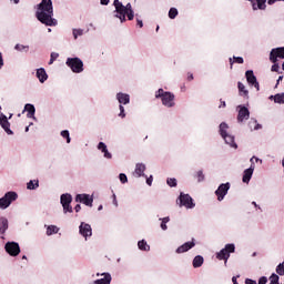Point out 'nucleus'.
I'll return each mask as SVG.
<instances>
[{
  "label": "nucleus",
  "instance_id": "680f3d73",
  "mask_svg": "<svg viewBox=\"0 0 284 284\" xmlns=\"http://www.w3.org/2000/svg\"><path fill=\"white\" fill-rule=\"evenodd\" d=\"M220 108H225L226 106V104H225V101H223V100H220Z\"/></svg>",
  "mask_w": 284,
  "mask_h": 284
},
{
  "label": "nucleus",
  "instance_id": "4c0bfd02",
  "mask_svg": "<svg viewBox=\"0 0 284 284\" xmlns=\"http://www.w3.org/2000/svg\"><path fill=\"white\" fill-rule=\"evenodd\" d=\"M276 274H278V276H284V262L276 266Z\"/></svg>",
  "mask_w": 284,
  "mask_h": 284
},
{
  "label": "nucleus",
  "instance_id": "7ed1b4c3",
  "mask_svg": "<svg viewBox=\"0 0 284 284\" xmlns=\"http://www.w3.org/2000/svg\"><path fill=\"white\" fill-rule=\"evenodd\" d=\"M155 99H161L162 105H164L165 108H174V105H176V103L174 102V93L165 91L163 89H159L155 92Z\"/></svg>",
  "mask_w": 284,
  "mask_h": 284
},
{
  "label": "nucleus",
  "instance_id": "a878e982",
  "mask_svg": "<svg viewBox=\"0 0 284 284\" xmlns=\"http://www.w3.org/2000/svg\"><path fill=\"white\" fill-rule=\"evenodd\" d=\"M8 231V219L0 217V234H6Z\"/></svg>",
  "mask_w": 284,
  "mask_h": 284
},
{
  "label": "nucleus",
  "instance_id": "37998d69",
  "mask_svg": "<svg viewBox=\"0 0 284 284\" xmlns=\"http://www.w3.org/2000/svg\"><path fill=\"white\" fill-rule=\"evenodd\" d=\"M119 179H120L121 183H128V175H125V173H121L119 175Z\"/></svg>",
  "mask_w": 284,
  "mask_h": 284
},
{
  "label": "nucleus",
  "instance_id": "603ef678",
  "mask_svg": "<svg viewBox=\"0 0 284 284\" xmlns=\"http://www.w3.org/2000/svg\"><path fill=\"white\" fill-rule=\"evenodd\" d=\"M187 81H194V74L191 72L187 73Z\"/></svg>",
  "mask_w": 284,
  "mask_h": 284
},
{
  "label": "nucleus",
  "instance_id": "c03bdc74",
  "mask_svg": "<svg viewBox=\"0 0 284 284\" xmlns=\"http://www.w3.org/2000/svg\"><path fill=\"white\" fill-rule=\"evenodd\" d=\"M119 116H121V119H125V108H123L121 104H120Z\"/></svg>",
  "mask_w": 284,
  "mask_h": 284
},
{
  "label": "nucleus",
  "instance_id": "09e8293b",
  "mask_svg": "<svg viewBox=\"0 0 284 284\" xmlns=\"http://www.w3.org/2000/svg\"><path fill=\"white\" fill-rule=\"evenodd\" d=\"M14 49L21 52V50H26V47L23 44H16Z\"/></svg>",
  "mask_w": 284,
  "mask_h": 284
},
{
  "label": "nucleus",
  "instance_id": "5fc2aeb1",
  "mask_svg": "<svg viewBox=\"0 0 284 284\" xmlns=\"http://www.w3.org/2000/svg\"><path fill=\"white\" fill-rule=\"evenodd\" d=\"M161 230H168V223L161 222Z\"/></svg>",
  "mask_w": 284,
  "mask_h": 284
},
{
  "label": "nucleus",
  "instance_id": "0eeeda50",
  "mask_svg": "<svg viewBox=\"0 0 284 284\" xmlns=\"http://www.w3.org/2000/svg\"><path fill=\"white\" fill-rule=\"evenodd\" d=\"M60 203L63 207L64 214H67V212L72 213V205H70L72 203V195L70 193L62 194Z\"/></svg>",
  "mask_w": 284,
  "mask_h": 284
},
{
  "label": "nucleus",
  "instance_id": "dca6fc26",
  "mask_svg": "<svg viewBox=\"0 0 284 284\" xmlns=\"http://www.w3.org/2000/svg\"><path fill=\"white\" fill-rule=\"evenodd\" d=\"M196 243H194V241L185 242L176 248V254H184V252H190V250H192V247H194Z\"/></svg>",
  "mask_w": 284,
  "mask_h": 284
},
{
  "label": "nucleus",
  "instance_id": "f03ea898",
  "mask_svg": "<svg viewBox=\"0 0 284 284\" xmlns=\"http://www.w3.org/2000/svg\"><path fill=\"white\" fill-rule=\"evenodd\" d=\"M113 6H114L115 12H116L115 17L118 19H120L121 23H125V21H126L125 17H128L129 21L134 20V10H132L131 3L123 6V2H121L119 0H114Z\"/></svg>",
  "mask_w": 284,
  "mask_h": 284
},
{
  "label": "nucleus",
  "instance_id": "f3484780",
  "mask_svg": "<svg viewBox=\"0 0 284 284\" xmlns=\"http://www.w3.org/2000/svg\"><path fill=\"white\" fill-rule=\"evenodd\" d=\"M254 164H251V166L244 171L242 178L243 183H250L252 180V174H254Z\"/></svg>",
  "mask_w": 284,
  "mask_h": 284
},
{
  "label": "nucleus",
  "instance_id": "4d7b16f0",
  "mask_svg": "<svg viewBox=\"0 0 284 284\" xmlns=\"http://www.w3.org/2000/svg\"><path fill=\"white\" fill-rule=\"evenodd\" d=\"M160 221H162L163 223H170V216L160 219Z\"/></svg>",
  "mask_w": 284,
  "mask_h": 284
},
{
  "label": "nucleus",
  "instance_id": "58836bf2",
  "mask_svg": "<svg viewBox=\"0 0 284 284\" xmlns=\"http://www.w3.org/2000/svg\"><path fill=\"white\" fill-rule=\"evenodd\" d=\"M166 183H168L169 187H176V185H178L176 179H174V178H169L166 180Z\"/></svg>",
  "mask_w": 284,
  "mask_h": 284
},
{
  "label": "nucleus",
  "instance_id": "f257e3e1",
  "mask_svg": "<svg viewBox=\"0 0 284 284\" xmlns=\"http://www.w3.org/2000/svg\"><path fill=\"white\" fill-rule=\"evenodd\" d=\"M36 18L43 26L54 27L58 21L54 19V7L52 0H41L37 6Z\"/></svg>",
  "mask_w": 284,
  "mask_h": 284
},
{
  "label": "nucleus",
  "instance_id": "0e129e2a",
  "mask_svg": "<svg viewBox=\"0 0 284 284\" xmlns=\"http://www.w3.org/2000/svg\"><path fill=\"white\" fill-rule=\"evenodd\" d=\"M113 203L114 205H119V203L116 202V195H113Z\"/></svg>",
  "mask_w": 284,
  "mask_h": 284
},
{
  "label": "nucleus",
  "instance_id": "6e6552de",
  "mask_svg": "<svg viewBox=\"0 0 284 284\" xmlns=\"http://www.w3.org/2000/svg\"><path fill=\"white\" fill-rule=\"evenodd\" d=\"M4 250L10 256H19V254H21V247L17 242H8L4 245Z\"/></svg>",
  "mask_w": 284,
  "mask_h": 284
},
{
  "label": "nucleus",
  "instance_id": "72a5a7b5",
  "mask_svg": "<svg viewBox=\"0 0 284 284\" xmlns=\"http://www.w3.org/2000/svg\"><path fill=\"white\" fill-rule=\"evenodd\" d=\"M233 59H234V61H232V58H230L231 70H232L234 63H240V64L244 63V60L242 57H233Z\"/></svg>",
  "mask_w": 284,
  "mask_h": 284
},
{
  "label": "nucleus",
  "instance_id": "a211bd4d",
  "mask_svg": "<svg viewBox=\"0 0 284 284\" xmlns=\"http://www.w3.org/2000/svg\"><path fill=\"white\" fill-rule=\"evenodd\" d=\"M265 3H267V0H253V2H251L254 11L265 10V8H267V4Z\"/></svg>",
  "mask_w": 284,
  "mask_h": 284
},
{
  "label": "nucleus",
  "instance_id": "13d9d810",
  "mask_svg": "<svg viewBox=\"0 0 284 284\" xmlns=\"http://www.w3.org/2000/svg\"><path fill=\"white\" fill-rule=\"evenodd\" d=\"M3 68V55L0 52V70Z\"/></svg>",
  "mask_w": 284,
  "mask_h": 284
},
{
  "label": "nucleus",
  "instance_id": "20e7f679",
  "mask_svg": "<svg viewBox=\"0 0 284 284\" xmlns=\"http://www.w3.org/2000/svg\"><path fill=\"white\" fill-rule=\"evenodd\" d=\"M17 199H19L17 192H7L4 196L0 199V210H7V207H10L13 201H17Z\"/></svg>",
  "mask_w": 284,
  "mask_h": 284
},
{
  "label": "nucleus",
  "instance_id": "4468645a",
  "mask_svg": "<svg viewBox=\"0 0 284 284\" xmlns=\"http://www.w3.org/2000/svg\"><path fill=\"white\" fill-rule=\"evenodd\" d=\"M0 125L4 130V132H7L9 135L14 134V132L10 130V122L8 121V116L3 114L0 115Z\"/></svg>",
  "mask_w": 284,
  "mask_h": 284
},
{
  "label": "nucleus",
  "instance_id": "ea45409f",
  "mask_svg": "<svg viewBox=\"0 0 284 284\" xmlns=\"http://www.w3.org/2000/svg\"><path fill=\"white\" fill-rule=\"evenodd\" d=\"M278 281H280L278 275H276V274L273 273V274L270 276V284H278Z\"/></svg>",
  "mask_w": 284,
  "mask_h": 284
},
{
  "label": "nucleus",
  "instance_id": "49530a36",
  "mask_svg": "<svg viewBox=\"0 0 284 284\" xmlns=\"http://www.w3.org/2000/svg\"><path fill=\"white\" fill-rule=\"evenodd\" d=\"M280 68H281V67H278V63L275 62V63L272 65V69H271V70H272V72H278Z\"/></svg>",
  "mask_w": 284,
  "mask_h": 284
},
{
  "label": "nucleus",
  "instance_id": "6ab92c4d",
  "mask_svg": "<svg viewBox=\"0 0 284 284\" xmlns=\"http://www.w3.org/2000/svg\"><path fill=\"white\" fill-rule=\"evenodd\" d=\"M80 234L88 239V236H92V226L90 224H81L80 225Z\"/></svg>",
  "mask_w": 284,
  "mask_h": 284
},
{
  "label": "nucleus",
  "instance_id": "de8ad7c7",
  "mask_svg": "<svg viewBox=\"0 0 284 284\" xmlns=\"http://www.w3.org/2000/svg\"><path fill=\"white\" fill-rule=\"evenodd\" d=\"M258 284H267V277H266V276H262V277L258 280Z\"/></svg>",
  "mask_w": 284,
  "mask_h": 284
},
{
  "label": "nucleus",
  "instance_id": "7c9ffc66",
  "mask_svg": "<svg viewBox=\"0 0 284 284\" xmlns=\"http://www.w3.org/2000/svg\"><path fill=\"white\" fill-rule=\"evenodd\" d=\"M230 126L227 125V123H225V122H222L221 124H220V134H221V136L223 138V136H225V135H227V129H229Z\"/></svg>",
  "mask_w": 284,
  "mask_h": 284
},
{
  "label": "nucleus",
  "instance_id": "2eb2a0df",
  "mask_svg": "<svg viewBox=\"0 0 284 284\" xmlns=\"http://www.w3.org/2000/svg\"><path fill=\"white\" fill-rule=\"evenodd\" d=\"M250 119V110L245 106H241L239 114H237V121L239 123H243V121Z\"/></svg>",
  "mask_w": 284,
  "mask_h": 284
},
{
  "label": "nucleus",
  "instance_id": "423d86ee",
  "mask_svg": "<svg viewBox=\"0 0 284 284\" xmlns=\"http://www.w3.org/2000/svg\"><path fill=\"white\" fill-rule=\"evenodd\" d=\"M67 65L75 74H79L83 71V61L80 58H68Z\"/></svg>",
  "mask_w": 284,
  "mask_h": 284
},
{
  "label": "nucleus",
  "instance_id": "6e6d98bb",
  "mask_svg": "<svg viewBox=\"0 0 284 284\" xmlns=\"http://www.w3.org/2000/svg\"><path fill=\"white\" fill-rule=\"evenodd\" d=\"M136 26H139V28H143V20L136 19Z\"/></svg>",
  "mask_w": 284,
  "mask_h": 284
},
{
  "label": "nucleus",
  "instance_id": "864d4df0",
  "mask_svg": "<svg viewBox=\"0 0 284 284\" xmlns=\"http://www.w3.org/2000/svg\"><path fill=\"white\" fill-rule=\"evenodd\" d=\"M245 284H256V281L246 278Z\"/></svg>",
  "mask_w": 284,
  "mask_h": 284
},
{
  "label": "nucleus",
  "instance_id": "a18cd8bd",
  "mask_svg": "<svg viewBox=\"0 0 284 284\" xmlns=\"http://www.w3.org/2000/svg\"><path fill=\"white\" fill-rule=\"evenodd\" d=\"M57 57H59V54H57V53H51V58H50V62H49L50 65H52V63H54Z\"/></svg>",
  "mask_w": 284,
  "mask_h": 284
},
{
  "label": "nucleus",
  "instance_id": "338daca9",
  "mask_svg": "<svg viewBox=\"0 0 284 284\" xmlns=\"http://www.w3.org/2000/svg\"><path fill=\"white\" fill-rule=\"evenodd\" d=\"M281 81H283V75H280L277 79V83H281Z\"/></svg>",
  "mask_w": 284,
  "mask_h": 284
},
{
  "label": "nucleus",
  "instance_id": "4be33fe9",
  "mask_svg": "<svg viewBox=\"0 0 284 284\" xmlns=\"http://www.w3.org/2000/svg\"><path fill=\"white\" fill-rule=\"evenodd\" d=\"M222 139H224L225 143H227V145H230L231 148H239V145H236V142L234 141V135L227 134L222 136Z\"/></svg>",
  "mask_w": 284,
  "mask_h": 284
},
{
  "label": "nucleus",
  "instance_id": "393cba45",
  "mask_svg": "<svg viewBox=\"0 0 284 284\" xmlns=\"http://www.w3.org/2000/svg\"><path fill=\"white\" fill-rule=\"evenodd\" d=\"M24 112H28L27 113L28 119H34V112H37V110L32 104H26Z\"/></svg>",
  "mask_w": 284,
  "mask_h": 284
},
{
  "label": "nucleus",
  "instance_id": "bf43d9fd",
  "mask_svg": "<svg viewBox=\"0 0 284 284\" xmlns=\"http://www.w3.org/2000/svg\"><path fill=\"white\" fill-rule=\"evenodd\" d=\"M101 1V6H108V3H110V0H100Z\"/></svg>",
  "mask_w": 284,
  "mask_h": 284
},
{
  "label": "nucleus",
  "instance_id": "c85d7f7f",
  "mask_svg": "<svg viewBox=\"0 0 284 284\" xmlns=\"http://www.w3.org/2000/svg\"><path fill=\"white\" fill-rule=\"evenodd\" d=\"M138 247L142 252H150V245H148V242H145V240L139 241L138 242Z\"/></svg>",
  "mask_w": 284,
  "mask_h": 284
},
{
  "label": "nucleus",
  "instance_id": "a19ab883",
  "mask_svg": "<svg viewBox=\"0 0 284 284\" xmlns=\"http://www.w3.org/2000/svg\"><path fill=\"white\" fill-rule=\"evenodd\" d=\"M61 136L63 139H67V143H70V141H71V139H70V131H68V130L61 131Z\"/></svg>",
  "mask_w": 284,
  "mask_h": 284
},
{
  "label": "nucleus",
  "instance_id": "c9c22d12",
  "mask_svg": "<svg viewBox=\"0 0 284 284\" xmlns=\"http://www.w3.org/2000/svg\"><path fill=\"white\" fill-rule=\"evenodd\" d=\"M179 17V10L176 8H171L169 11V19H176Z\"/></svg>",
  "mask_w": 284,
  "mask_h": 284
},
{
  "label": "nucleus",
  "instance_id": "774afa93",
  "mask_svg": "<svg viewBox=\"0 0 284 284\" xmlns=\"http://www.w3.org/2000/svg\"><path fill=\"white\" fill-rule=\"evenodd\" d=\"M98 210H99V212H101V210H103V205H100V206L98 207Z\"/></svg>",
  "mask_w": 284,
  "mask_h": 284
},
{
  "label": "nucleus",
  "instance_id": "e433bc0d",
  "mask_svg": "<svg viewBox=\"0 0 284 284\" xmlns=\"http://www.w3.org/2000/svg\"><path fill=\"white\" fill-rule=\"evenodd\" d=\"M275 103H284V93H277L274 95Z\"/></svg>",
  "mask_w": 284,
  "mask_h": 284
},
{
  "label": "nucleus",
  "instance_id": "1a4fd4ad",
  "mask_svg": "<svg viewBox=\"0 0 284 284\" xmlns=\"http://www.w3.org/2000/svg\"><path fill=\"white\" fill-rule=\"evenodd\" d=\"M180 207H187V210H192V207L195 206L194 204V200L192 199V196H190V194H184L181 193L180 194Z\"/></svg>",
  "mask_w": 284,
  "mask_h": 284
},
{
  "label": "nucleus",
  "instance_id": "e2e57ef3",
  "mask_svg": "<svg viewBox=\"0 0 284 284\" xmlns=\"http://www.w3.org/2000/svg\"><path fill=\"white\" fill-rule=\"evenodd\" d=\"M275 2L276 0H267L268 6H274Z\"/></svg>",
  "mask_w": 284,
  "mask_h": 284
},
{
  "label": "nucleus",
  "instance_id": "aec40b11",
  "mask_svg": "<svg viewBox=\"0 0 284 284\" xmlns=\"http://www.w3.org/2000/svg\"><path fill=\"white\" fill-rule=\"evenodd\" d=\"M116 99L120 105H128V103H130V95L126 93H118Z\"/></svg>",
  "mask_w": 284,
  "mask_h": 284
},
{
  "label": "nucleus",
  "instance_id": "052dcab7",
  "mask_svg": "<svg viewBox=\"0 0 284 284\" xmlns=\"http://www.w3.org/2000/svg\"><path fill=\"white\" fill-rule=\"evenodd\" d=\"M74 210H75V212H81V204H77Z\"/></svg>",
  "mask_w": 284,
  "mask_h": 284
},
{
  "label": "nucleus",
  "instance_id": "79ce46f5",
  "mask_svg": "<svg viewBox=\"0 0 284 284\" xmlns=\"http://www.w3.org/2000/svg\"><path fill=\"white\" fill-rule=\"evenodd\" d=\"M83 34V30L81 29H73V37L74 39H79Z\"/></svg>",
  "mask_w": 284,
  "mask_h": 284
},
{
  "label": "nucleus",
  "instance_id": "ddd939ff",
  "mask_svg": "<svg viewBox=\"0 0 284 284\" xmlns=\"http://www.w3.org/2000/svg\"><path fill=\"white\" fill-rule=\"evenodd\" d=\"M245 77H246V81L250 85H254V88H256V90H258L260 85H258V81H256V75H254V71L248 70L245 72Z\"/></svg>",
  "mask_w": 284,
  "mask_h": 284
},
{
  "label": "nucleus",
  "instance_id": "9d476101",
  "mask_svg": "<svg viewBox=\"0 0 284 284\" xmlns=\"http://www.w3.org/2000/svg\"><path fill=\"white\" fill-rule=\"evenodd\" d=\"M278 59H284V47L272 49L270 53V61L276 63Z\"/></svg>",
  "mask_w": 284,
  "mask_h": 284
},
{
  "label": "nucleus",
  "instance_id": "8fccbe9b",
  "mask_svg": "<svg viewBox=\"0 0 284 284\" xmlns=\"http://www.w3.org/2000/svg\"><path fill=\"white\" fill-rule=\"evenodd\" d=\"M254 159H255V161H256V163H263V160H261V159H258V158H256V156H253V158H251V163H252V165H254Z\"/></svg>",
  "mask_w": 284,
  "mask_h": 284
},
{
  "label": "nucleus",
  "instance_id": "c756f323",
  "mask_svg": "<svg viewBox=\"0 0 284 284\" xmlns=\"http://www.w3.org/2000/svg\"><path fill=\"white\" fill-rule=\"evenodd\" d=\"M237 88L241 97H247V94H250V91L245 90V84H243V82H239Z\"/></svg>",
  "mask_w": 284,
  "mask_h": 284
},
{
  "label": "nucleus",
  "instance_id": "f704fd0d",
  "mask_svg": "<svg viewBox=\"0 0 284 284\" xmlns=\"http://www.w3.org/2000/svg\"><path fill=\"white\" fill-rule=\"evenodd\" d=\"M59 232V227L51 225L47 229L48 236H52V234H57Z\"/></svg>",
  "mask_w": 284,
  "mask_h": 284
},
{
  "label": "nucleus",
  "instance_id": "3c124183",
  "mask_svg": "<svg viewBox=\"0 0 284 284\" xmlns=\"http://www.w3.org/2000/svg\"><path fill=\"white\" fill-rule=\"evenodd\" d=\"M152 181H154V179L152 178V175L150 178H146V184L148 185H152Z\"/></svg>",
  "mask_w": 284,
  "mask_h": 284
},
{
  "label": "nucleus",
  "instance_id": "cd10ccee",
  "mask_svg": "<svg viewBox=\"0 0 284 284\" xmlns=\"http://www.w3.org/2000/svg\"><path fill=\"white\" fill-rule=\"evenodd\" d=\"M203 263H205V260L201 255H197L193 258V267H195V268L201 267L203 265Z\"/></svg>",
  "mask_w": 284,
  "mask_h": 284
},
{
  "label": "nucleus",
  "instance_id": "5701e85b",
  "mask_svg": "<svg viewBox=\"0 0 284 284\" xmlns=\"http://www.w3.org/2000/svg\"><path fill=\"white\" fill-rule=\"evenodd\" d=\"M98 150H101L104 153V159H112V153L108 152V145H105V143L100 142L98 144Z\"/></svg>",
  "mask_w": 284,
  "mask_h": 284
},
{
  "label": "nucleus",
  "instance_id": "39448f33",
  "mask_svg": "<svg viewBox=\"0 0 284 284\" xmlns=\"http://www.w3.org/2000/svg\"><path fill=\"white\" fill-rule=\"evenodd\" d=\"M235 250H236V246H234V244H226L224 248H222L219 253H216V258L219 261H225V264H227L230 254H234Z\"/></svg>",
  "mask_w": 284,
  "mask_h": 284
},
{
  "label": "nucleus",
  "instance_id": "2f4dec72",
  "mask_svg": "<svg viewBox=\"0 0 284 284\" xmlns=\"http://www.w3.org/2000/svg\"><path fill=\"white\" fill-rule=\"evenodd\" d=\"M37 187H39V180H31V181L27 184V189H28V190H37Z\"/></svg>",
  "mask_w": 284,
  "mask_h": 284
},
{
  "label": "nucleus",
  "instance_id": "f8f14e48",
  "mask_svg": "<svg viewBox=\"0 0 284 284\" xmlns=\"http://www.w3.org/2000/svg\"><path fill=\"white\" fill-rule=\"evenodd\" d=\"M77 203H83L88 207H92V203L94 202V199H92L89 194H78L75 196Z\"/></svg>",
  "mask_w": 284,
  "mask_h": 284
},
{
  "label": "nucleus",
  "instance_id": "bb28decb",
  "mask_svg": "<svg viewBox=\"0 0 284 284\" xmlns=\"http://www.w3.org/2000/svg\"><path fill=\"white\" fill-rule=\"evenodd\" d=\"M101 276H104V277L98 280V283H101V284L112 283V275H110V273H102Z\"/></svg>",
  "mask_w": 284,
  "mask_h": 284
},
{
  "label": "nucleus",
  "instance_id": "9b49d317",
  "mask_svg": "<svg viewBox=\"0 0 284 284\" xmlns=\"http://www.w3.org/2000/svg\"><path fill=\"white\" fill-rule=\"evenodd\" d=\"M230 191V182L225 184H221L217 190L215 191V194L217 196V201H223L225 196L227 195V192Z\"/></svg>",
  "mask_w": 284,
  "mask_h": 284
},
{
  "label": "nucleus",
  "instance_id": "412c9836",
  "mask_svg": "<svg viewBox=\"0 0 284 284\" xmlns=\"http://www.w3.org/2000/svg\"><path fill=\"white\" fill-rule=\"evenodd\" d=\"M37 78L39 79L40 83H45V81H48V73L45 72V69L43 68L38 69Z\"/></svg>",
  "mask_w": 284,
  "mask_h": 284
},
{
  "label": "nucleus",
  "instance_id": "473e14b6",
  "mask_svg": "<svg viewBox=\"0 0 284 284\" xmlns=\"http://www.w3.org/2000/svg\"><path fill=\"white\" fill-rule=\"evenodd\" d=\"M194 176L197 180V183H203V181H205V174H203V170L197 171Z\"/></svg>",
  "mask_w": 284,
  "mask_h": 284
},
{
  "label": "nucleus",
  "instance_id": "b1692460",
  "mask_svg": "<svg viewBox=\"0 0 284 284\" xmlns=\"http://www.w3.org/2000/svg\"><path fill=\"white\" fill-rule=\"evenodd\" d=\"M145 164L143 163H138L135 165V171L134 174H136V176H145Z\"/></svg>",
  "mask_w": 284,
  "mask_h": 284
},
{
  "label": "nucleus",
  "instance_id": "69168bd1",
  "mask_svg": "<svg viewBox=\"0 0 284 284\" xmlns=\"http://www.w3.org/2000/svg\"><path fill=\"white\" fill-rule=\"evenodd\" d=\"M232 282H233V284L239 283V282L236 281V276H233V277H232Z\"/></svg>",
  "mask_w": 284,
  "mask_h": 284
}]
</instances>
